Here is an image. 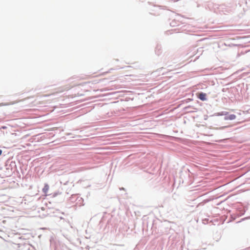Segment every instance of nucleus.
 Segmentation results:
<instances>
[{"label":"nucleus","instance_id":"obj_1","mask_svg":"<svg viewBox=\"0 0 250 250\" xmlns=\"http://www.w3.org/2000/svg\"><path fill=\"white\" fill-rule=\"evenodd\" d=\"M207 94L206 93L201 92L197 94V97L202 101L207 100Z\"/></svg>","mask_w":250,"mask_h":250},{"label":"nucleus","instance_id":"obj_4","mask_svg":"<svg viewBox=\"0 0 250 250\" xmlns=\"http://www.w3.org/2000/svg\"><path fill=\"white\" fill-rule=\"evenodd\" d=\"M18 102H10V103H0V106H6V105H11V104H14L17 103H18Z\"/></svg>","mask_w":250,"mask_h":250},{"label":"nucleus","instance_id":"obj_5","mask_svg":"<svg viewBox=\"0 0 250 250\" xmlns=\"http://www.w3.org/2000/svg\"><path fill=\"white\" fill-rule=\"evenodd\" d=\"M228 113L227 112L222 111L220 113H218V114L219 115H220V116L225 115V116H226L228 115Z\"/></svg>","mask_w":250,"mask_h":250},{"label":"nucleus","instance_id":"obj_3","mask_svg":"<svg viewBox=\"0 0 250 250\" xmlns=\"http://www.w3.org/2000/svg\"><path fill=\"white\" fill-rule=\"evenodd\" d=\"M49 187L47 184H45L43 188H42V192L44 193L45 195H47V193L49 190Z\"/></svg>","mask_w":250,"mask_h":250},{"label":"nucleus","instance_id":"obj_6","mask_svg":"<svg viewBox=\"0 0 250 250\" xmlns=\"http://www.w3.org/2000/svg\"><path fill=\"white\" fill-rule=\"evenodd\" d=\"M1 153H2V151H1V150L0 149V155L1 154Z\"/></svg>","mask_w":250,"mask_h":250},{"label":"nucleus","instance_id":"obj_2","mask_svg":"<svg viewBox=\"0 0 250 250\" xmlns=\"http://www.w3.org/2000/svg\"><path fill=\"white\" fill-rule=\"evenodd\" d=\"M236 119V116L234 114L228 115L225 117V120H233Z\"/></svg>","mask_w":250,"mask_h":250}]
</instances>
